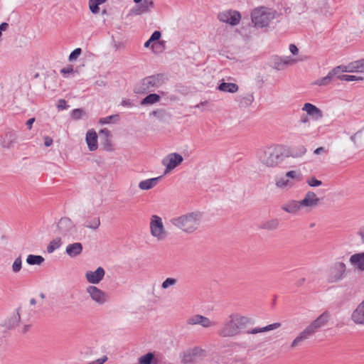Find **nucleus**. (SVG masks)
<instances>
[{
  "label": "nucleus",
  "mask_w": 364,
  "mask_h": 364,
  "mask_svg": "<svg viewBox=\"0 0 364 364\" xmlns=\"http://www.w3.org/2000/svg\"><path fill=\"white\" fill-rule=\"evenodd\" d=\"M85 140L90 151H94L97 149V134L94 129H90L87 132Z\"/></svg>",
  "instance_id": "b1692460"
},
{
  "label": "nucleus",
  "mask_w": 364,
  "mask_h": 364,
  "mask_svg": "<svg viewBox=\"0 0 364 364\" xmlns=\"http://www.w3.org/2000/svg\"><path fill=\"white\" fill-rule=\"evenodd\" d=\"M218 88L222 92L230 93H235L239 90L238 85L233 82H222Z\"/></svg>",
  "instance_id": "2f4dec72"
},
{
  "label": "nucleus",
  "mask_w": 364,
  "mask_h": 364,
  "mask_svg": "<svg viewBox=\"0 0 364 364\" xmlns=\"http://www.w3.org/2000/svg\"><path fill=\"white\" fill-rule=\"evenodd\" d=\"M282 326L281 323H274L269 325H267L264 327L259 328H254L250 331H247V333L249 334H257L259 333H264L269 331L275 330L279 328Z\"/></svg>",
  "instance_id": "7c9ffc66"
},
{
  "label": "nucleus",
  "mask_w": 364,
  "mask_h": 364,
  "mask_svg": "<svg viewBox=\"0 0 364 364\" xmlns=\"http://www.w3.org/2000/svg\"><path fill=\"white\" fill-rule=\"evenodd\" d=\"M349 262L355 269L364 272V252L355 253L349 258Z\"/></svg>",
  "instance_id": "4be33fe9"
},
{
  "label": "nucleus",
  "mask_w": 364,
  "mask_h": 364,
  "mask_svg": "<svg viewBox=\"0 0 364 364\" xmlns=\"http://www.w3.org/2000/svg\"><path fill=\"white\" fill-rule=\"evenodd\" d=\"M254 99L253 95L247 92L237 95L235 98V101L240 107H247L252 105Z\"/></svg>",
  "instance_id": "a878e982"
},
{
  "label": "nucleus",
  "mask_w": 364,
  "mask_h": 364,
  "mask_svg": "<svg viewBox=\"0 0 364 364\" xmlns=\"http://www.w3.org/2000/svg\"><path fill=\"white\" fill-rule=\"evenodd\" d=\"M276 10L265 6L254 9L251 12V19L257 28H266L278 16Z\"/></svg>",
  "instance_id": "7ed1b4c3"
},
{
  "label": "nucleus",
  "mask_w": 364,
  "mask_h": 364,
  "mask_svg": "<svg viewBox=\"0 0 364 364\" xmlns=\"http://www.w3.org/2000/svg\"><path fill=\"white\" fill-rule=\"evenodd\" d=\"M154 7L152 0H141V3L137 4L132 10V13L134 15H141L149 12Z\"/></svg>",
  "instance_id": "412c9836"
},
{
  "label": "nucleus",
  "mask_w": 364,
  "mask_h": 364,
  "mask_svg": "<svg viewBox=\"0 0 364 364\" xmlns=\"http://www.w3.org/2000/svg\"><path fill=\"white\" fill-rule=\"evenodd\" d=\"M82 252V245L80 242H75L66 247L65 252L71 257L78 256Z\"/></svg>",
  "instance_id": "c85d7f7f"
},
{
  "label": "nucleus",
  "mask_w": 364,
  "mask_h": 364,
  "mask_svg": "<svg viewBox=\"0 0 364 364\" xmlns=\"http://www.w3.org/2000/svg\"><path fill=\"white\" fill-rule=\"evenodd\" d=\"M301 174L295 171H289L285 173L284 176L278 178L275 181V185L279 188H291L294 186L293 179L301 181Z\"/></svg>",
  "instance_id": "6e6552de"
},
{
  "label": "nucleus",
  "mask_w": 364,
  "mask_h": 364,
  "mask_svg": "<svg viewBox=\"0 0 364 364\" xmlns=\"http://www.w3.org/2000/svg\"><path fill=\"white\" fill-rule=\"evenodd\" d=\"M161 32H160V31H155L152 33V35H151V36L150 39H151V41H155L159 40V39L161 38Z\"/></svg>",
  "instance_id": "6e6d98bb"
},
{
  "label": "nucleus",
  "mask_w": 364,
  "mask_h": 364,
  "mask_svg": "<svg viewBox=\"0 0 364 364\" xmlns=\"http://www.w3.org/2000/svg\"><path fill=\"white\" fill-rule=\"evenodd\" d=\"M11 268L14 273H18L21 271L22 268V259L21 256L15 259Z\"/></svg>",
  "instance_id": "37998d69"
},
{
  "label": "nucleus",
  "mask_w": 364,
  "mask_h": 364,
  "mask_svg": "<svg viewBox=\"0 0 364 364\" xmlns=\"http://www.w3.org/2000/svg\"><path fill=\"white\" fill-rule=\"evenodd\" d=\"M326 152H327V151H326V149L324 147H323V146H321V147H318V148L314 150V153L315 154H317V155L321 154H323V153H326Z\"/></svg>",
  "instance_id": "680f3d73"
},
{
  "label": "nucleus",
  "mask_w": 364,
  "mask_h": 364,
  "mask_svg": "<svg viewBox=\"0 0 364 364\" xmlns=\"http://www.w3.org/2000/svg\"><path fill=\"white\" fill-rule=\"evenodd\" d=\"M299 122L303 124H308L309 125V118L307 114H302L300 117Z\"/></svg>",
  "instance_id": "4d7b16f0"
},
{
  "label": "nucleus",
  "mask_w": 364,
  "mask_h": 364,
  "mask_svg": "<svg viewBox=\"0 0 364 364\" xmlns=\"http://www.w3.org/2000/svg\"><path fill=\"white\" fill-rule=\"evenodd\" d=\"M100 225V218L97 217L90 221H87L84 226L87 228L96 230Z\"/></svg>",
  "instance_id": "ea45409f"
},
{
  "label": "nucleus",
  "mask_w": 364,
  "mask_h": 364,
  "mask_svg": "<svg viewBox=\"0 0 364 364\" xmlns=\"http://www.w3.org/2000/svg\"><path fill=\"white\" fill-rule=\"evenodd\" d=\"M320 202V199L313 191H308L304 198L300 200L301 208L313 209L316 208Z\"/></svg>",
  "instance_id": "2eb2a0df"
},
{
  "label": "nucleus",
  "mask_w": 364,
  "mask_h": 364,
  "mask_svg": "<svg viewBox=\"0 0 364 364\" xmlns=\"http://www.w3.org/2000/svg\"><path fill=\"white\" fill-rule=\"evenodd\" d=\"M105 275V269L99 267L95 271H87L85 274V278L89 283L96 284L103 279Z\"/></svg>",
  "instance_id": "f3484780"
},
{
  "label": "nucleus",
  "mask_w": 364,
  "mask_h": 364,
  "mask_svg": "<svg viewBox=\"0 0 364 364\" xmlns=\"http://www.w3.org/2000/svg\"><path fill=\"white\" fill-rule=\"evenodd\" d=\"M61 73H63L64 75H65L66 74H69V73H71L73 72V65H68L65 68H63L62 70H61Z\"/></svg>",
  "instance_id": "5fc2aeb1"
},
{
  "label": "nucleus",
  "mask_w": 364,
  "mask_h": 364,
  "mask_svg": "<svg viewBox=\"0 0 364 364\" xmlns=\"http://www.w3.org/2000/svg\"><path fill=\"white\" fill-rule=\"evenodd\" d=\"M301 208L300 200H291L282 206V210L290 214L297 213Z\"/></svg>",
  "instance_id": "393cba45"
},
{
  "label": "nucleus",
  "mask_w": 364,
  "mask_h": 364,
  "mask_svg": "<svg viewBox=\"0 0 364 364\" xmlns=\"http://www.w3.org/2000/svg\"><path fill=\"white\" fill-rule=\"evenodd\" d=\"M82 50L81 48H75L69 55V60L73 61L75 60L78 56L81 54Z\"/></svg>",
  "instance_id": "3c124183"
},
{
  "label": "nucleus",
  "mask_w": 364,
  "mask_h": 364,
  "mask_svg": "<svg viewBox=\"0 0 364 364\" xmlns=\"http://www.w3.org/2000/svg\"><path fill=\"white\" fill-rule=\"evenodd\" d=\"M160 98H161L160 96L157 94H154V93L149 94L141 100V105H153V104L159 102L160 100Z\"/></svg>",
  "instance_id": "f704fd0d"
},
{
  "label": "nucleus",
  "mask_w": 364,
  "mask_h": 364,
  "mask_svg": "<svg viewBox=\"0 0 364 364\" xmlns=\"http://www.w3.org/2000/svg\"><path fill=\"white\" fill-rule=\"evenodd\" d=\"M305 281H306L305 278H301V279H299L296 282V286L300 287V286L303 285L304 283L305 282Z\"/></svg>",
  "instance_id": "338daca9"
},
{
  "label": "nucleus",
  "mask_w": 364,
  "mask_h": 364,
  "mask_svg": "<svg viewBox=\"0 0 364 364\" xmlns=\"http://www.w3.org/2000/svg\"><path fill=\"white\" fill-rule=\"evenodd\" d=\"M53 144V139L50 136L44 137V144L46 146H50Z\"/></svg>",
  "instance_id": "052dcab7"
},
{
  "label": "nucleus",
  "mask_w": 364,
  "mask_h": 364,
  "mask_svg": "<svg viewBox=\"0 0 364 364\" xmlns=\"http://www.w3.org/2000/svg\"><path fill=\"white\" fill-rule=\"evenodd\" d=\"M206 356V351L199 347L188 348L180 354L181 363L183 364H199Z\"/></svg>",
  "instance_id": "39448f33"
},
{
  "label": "nucleus",
  "mask_w": 364,
  "mask_h": 364,
  "mask_svg": "<svg viewBox=\"0 0 364 364\" xmlns=\"http://www.w3.org/2000/svg\"><path fill=\"white\" fill-rule=\"evenodd\" d=\"M314 334L311 331V330L306 326L302 331H301L296 337L292 341L290 348L294 349L299 346H300L302 343L305 341L309 339Z\"/></svg>",
  "instance_id": "a211bd4d"
},
{
  "label": "nucleus",
  "mask_w": 364,
  "mask_h": 364,
  "mask_svg": "<svg viewBox=\"0 0 364 364\" xmlns=\"http://www.w3.org/2000/svg\"><path fill=\"white\" fill-rule=\"evenodd\" d=\"M150 232L151 236L159 241L164 240L167 237V232L164 226L162 219L156 215H154L151 218Z\"/></svg>",
  "instance_id": "0eeeda50"
},
{
  "label": "nucleus",
  "mask_w": 364,
  "mask_h": 364,
  "mask_svg": "<svg viewBox=\"0 0 364 364\" xmlns=\"http://www.w3.org/2000/svg\"><path fill=\"white\" fill-rule=\"evenodd\" d=\"M21 316L18 312L14 314L13 316H11L7 322V325L9 328H14V326H17L20 321Z\"/></svg>",
  "instance_id": "79ce46f5"
},
{
  "label": "nucleus",
  "mask_w": 364,
  "mask_h": 364,
  "mask_svg": "<svg viewBox=\"0 0 364 364\" xmlns=\"http://www.w3.org/2000/svg\"><path fill=\"white\" fill-rule=\"evenodd\" d=\"M107 357L104 355L102 358L92 361L90 364H104L107 360Z\"/></svg>",
  "instance_id": "864d4df0"
},
{
  "label": "nucleus",
  "mask_w": 364,
  "mask_h": 364,
  "mask_svg": "<svg viewBox=\"0 0 364 364\" xmlns=\"http://www.w3.org/2000/svg\"><path fill=\"white\" fill-rule=\"evenodd\" d=\"M100 4V0H90L89 6L90 11L93 14H97L99 12V5Z\"/></svg>",
  "instance_id": "49530a36"
},
{
  "label": "nucleus",
  "mask_w": 364,
  "mask_h": 364,
  "mask_svg": "<svg viewBox=\"0 0 364 364\" xmlns=\"http://www.w3.org/2000/svg\"><path fill=\"white\" fill-rule=\"evenodd\" d=\"M86 291L90 295L92 300L99 305H103L109 299L108 295L95 286L87 287Z\"/></svg>",
  "instance_id": "9b49d317"
},
{
  "label": "nucleus",
  "mask_w": 364,
  "mask_h": 364,
  "mask_svg": "<svg viewBox=\"0 0 364 364\" xmlns=\"http://www.w3.org/2000/svg\"><path fill=\"white\" fill-rule=\"evenodd\" d=\"M289 50L294 55H297L299 52L298 48L294 44H290Z\"/></svg>",
  "instance_id": "bf43d9fd"
},
{
  "label": "nucleus",
  "mask_w": 364,
  "mask_h": 364,
  "mask_svg": "<svg viewBox=\"0 0 364 364\" xmlns=\"http://www.w3.org/2000/svg\"><path fill=\"white\" fill-rule=\"evenodd\" d=\"M44 260L41 255H29L26 258V262L30 265H41Z\"/></svg>",
  "instance_id": "72a5a7b5"
},
{
  "label": "nucleus",
  "mask_w": 364,
  "mask_h": 364,
  "mask_svg": "<svg viewBox=\"0 0 364 364\" xmlns=\"http://www.w3.org/2000/svg\"><path fill=\"white\" fill-rule=\"evenodd\" d=\"M58 107L61 109L66 108V101L65 100H60L58 101Z\"/></svg>",
  "instance_id": "e2e57ef3"
},
{
  "label": "nucleus",
  "mask_w": 364,
  "mask_h": 364,
  "mask_svg": "<svg viewBox=\"0 0 364 364\" xmlns=\"http://www.w3.org/2000/svg\"><path fill=\"white\" fill-rule=\"evenodd\" d=\"M302 59L293 58L291 57L276 58L274 61V68L278 70H284L289 65H293Z\"/></svg>",
  "instance_id": "6ab92c4d"
},
{
  "label": "nucleus",
  "mask_w": 364,
  "mask_h": 364,
  "mask_svg": "<svg viewBox=\"0 0 364 364\" xmlns=\"http://www.w3.org/2000/svg\"><path fill=\"white\" fill-rule=\"evenodd\" d=\"M177 284V279L172 277L166 279L161 284V288L163 289H167L170 287L175 286Z\"/></svg>",
  "instance_id": "a18cd8bd"
},
{
  "label": "nucleus",
  "mask_w": 364,
  "mask_h": 364,
  "mask_svg": "<svg viewBox=\"0 0 364 364\" xmlns=\"http://www.w3.org/2000/svg\"><path fill=\"white\" fill-rule=\"evenodd\" d=\"M279 226V220L277 218H272L268 220H266L262 223L259 228V229L268 230V231H274L277 230Z\"/></svg>",
  "instance_id": "c756f323"
},
{
  "label": "nucleus",
  "mask_w": 364,
  "mask_h": 364,
  "mask_svg": "<svg viewBox=\"0 0 364 364\" xmlns=\"http://www.w3.org/2000/svg\"><path fill=\"white\" fill-rule=\"evenodd\" d=\"M346 68L347 65H339L331 70L329 72V73L331 74L333 78L334 77H336L338 78V75H341V73H349V70H344Z\"/></svg>",
  "instance_id": "e433bc0d"
},
{
  "label": "nucleus",
  "mask_w": 364,
  "mask_h": 364,
  "mask_svg": "<svg viewBox=\"0 0 364 364\" xmlns=\"http://www.w3.org/2000/svg\"><path fill=\"white\" fill-rule=\"evenodd\" d=\"M183 159L181 155L177 153H171L164 157L161 161L162 164L166 167L164 174L169 173L176 166L181 164Z\"/></svg>",
  "instance_id": "9d476101"
},
{
  "label": "nucleus",
  "mask_w": 364,
  "mask_h": 364,
  "mask_svg": "<svg viewBox=\"0 0 364 364\" xmlns=\"http://www.w3.org/2000/svg\"><path fill=\"white\" fill-rule=\"evenodd\" d=\"M163 82L164 75L162 74L148 76L143 79L141 82V89L144 92H151L155 88L161 86Z\"/></svg>",
  "instance_id": "1a4fd4ad"
},
{
  "label": "nucleus",
  "mask_w": 364,
  "mask_h": 364,
  "mask_svg": "<svg viewBox=\"0 0 364 364\" xmlns=\"http://www.w3.org/2000/svg\"><path fill=\"white\" fill-rule=\"evenodd\" d=\"M252 323V318L235 313L228 316L218 331L222 337H235L239 336L246 327Z\"/></svg>",
  "instance_id": "f257e3e1"
},
{
  "label": "nucleus",
  "mask_w": 364,
  "mask_h": 364,
  "mask_svg": "<svg viewBox=\"0 0 364 364\" xmlns=\"http://www.w3.org/2000/svg\"><path fill=\"white\" fill-rule=\"evenodd\" d=\"M119 116L117 114L110 115L106 117L100 118L99 123L101 124H106L110 123L112 120H118Z\"/></svg>",
  "instance_id": "de8ad7c7"
},
{
  "label": "nucleus",
  "mask_w": 364,
  "mask_h": 364,
  "mask_svg": "<svg viewBox=\"0 0 364 364\" xmlns=\"http://www.w3.org/2000/svg\"><path fill=\"white\" fill-rule=\"evenodd\" d=\"M328 8H329V6H328V3H326V2H325V3H324V10H323V9H321V12H325V14H326V13H327V12H328Z\"/></svg>",
  "instance_id": "774afa93"
},
{
  "label": "nucleus",
  "mask_w": 364,
  "mask_h": 364,
  "mask_svg": "<svg viewBox=\"0 0 364 364\" xmlns=\"http://www.w3.org/2000/svg\"><path fill=\"white\" fill-rule=\"evenodd\" d=\"M151 115L156 117L160 120H165L167 117H168V114L166 112L165 109H160L155 111H153L150 113Z\"/></svg>",
  "instance_id": "58836bf2"
},
{
  "label": "nucleus",
  "mask_w": 364,
  "mask_h": 364,
  "mask_svg": "<svg viewBox=\"0 0 364 364\" xmlns=\"http://www.w3.org/2000/svg\"><path fill=\"white\" fill-rule=\"evenodd\" d=\"M302 110L305 111L307 115H309L315 119H319L323 117L322 111L311 103H305L302 107Z\"/></svg>",
  "instance_id": "5701e85b"
},
{
  "label": "nucleus",
  "mask_w": 364,
  "mask_h": 364,
  "mask_svg": "<svg viewBox=\"0 0 364 364\" xmlns=\"http://www.w3.org/2000/svg\"><path fill=\"white\" fill-rule=\"evenodd\" d=\"M200 214L190 213L171 219V223L186 232H193L198 229L200 222Z\"/></svg>",
  "instance_id": "20e7f679"
},
{
  "label": "nucleus",
  "mask_w": 364,
  "mask_h": 364,
  "mask_svg": "<svg viewBox=\"0 0 364 364\" xmlns=\"http://www.w3.org/2000/svg\"><path fill=\"white\" fill-rule=\"evenodd\" d=\"M9 28V24L7 23H2L0 24V37L1 36L2 31H6Z\"/></svg>",
  "instance_id": "0e129e2a"
},
{
  "label": "nucleus",
  "mask_w": 364,
  "mask_h": 364,
  "mask_svg": "<svg viewBox=\"0 0 364 364\" xmlns=\"http://www.w3.org/2000/svg\"><path fill=\"white\" fill-rule=\"evenodd\" d=\"M218 18L222 22L235 26L240 23L241 15L237 11H225L218 14Z\"/></svg>",
  "instance_id": "ddd939ff"
},
{
  "label": "nucleus",
  "mask_w": 364,
  "mask_h": 364,
  "mask_svg": "<svg viewBox=\"0 0 364 364\" xmlns=\"http://www.w3.org/2000/svg\"><path fill=\"white\" fill-rule=\"evenodd\" d=\"M100 134L101 136H104V141H109V138L111 137L110 132L106 128L101 129L100 131Z\"/></svg>",
  "instance_id": "603ef678"
},
{
  "label": "nucleus",
  "mask_w": 364,
  "mask_h": 364,
  "mask_svg": "<svg viewBox=\"0 0 364 364\" xmlns=\"http://www.w3.org/2000/svg\"><path fill=\"white\" fill-rule=\"evenodd\" d=\"M35 120H36V119H35V118H34V117H33V118L29 119L26 122V126L28 127V128L29 129H31L32 125H33V122H35Z\"/></svg>",
  "instance_id": "69168bd1"
},
{
  "label": "nucleus",
  "mask_w": 364,
  "mask_h": 364,
  "mask_svg": "<svg viewBox=\"0 0 364 364\" xmlns=\"http://www.w3.org/2000/svg\"><path fill=\"white\" fill-rule=\"evenodd\" d=\"M357 234L360 237L362 242H364V225L359 228Z\"/></svg>",
  "instance_id": "13d9d810"
},
{
  "label": "nucleus",
  "mask_w": 364,
  "mask_h": 364,
  "mask_svg": "<svg viewBox=\"0 0 364 364\" xmlns=\"http://www.w3.org/2000/svg\"><path fill=\"white\" fill-rule=\"evenodd\" d=\"M161 178V176H159V177L149 178V179H146L144 181H141L139 183V189L143 190V191L150 190L157 185L158 182L159 181V180Z\"/></svg>",
  "instance_id": "cd10ccee"
},
{
  "label": "nucleus",
  "mask_w": 364,
  "mask_h": 364,
  "mask_svg": "<svg viewBox=\"0 0 364 364\" xmlns=\"http://www.w3.org/2000/svg\"><path fill=\"white\" fill-rule=\"evenodd\" d=\"M333 80L332 76L328 73V75L321 79L317 80L314 82V85H318V86H323L328 85L331 80Z\"/></svg>",
  "instance_id": "a19ab883"
},
{
  "label": "nucleus",
  "mask_w": 364,
  "mask_h": 364,
  "mask_svg": "<svg viewBox=\"0 0 364 364\" xmlns=\"http://www.w3.org/2000/svg\"><path fill=\"white\" fill-rule=\"evenodd\" d=\"M350 318L355 324L364 326V300L353 310Z\"/></svg>",
  "instance_id": "aec40b11"
},
{
  "label": "nucleus",
  "mask_w": 364,
  "mask_h": 364,
  "mask_svg": "<svg viewBox=\"0 0 364 364\" xmlns=\"http://www.w3.org/2000/svg\"><path fill=\"white\" fill-rule=\"evenodd\" d=\"M357 147L364 146V129L357 132L350 137Z\"/></svg>",
  "instance_id": "473e14b6"
},
{
  "label": "nucleus",
  "mask_w": 364,
  "mask_h": 364,
  "mask_svg": "<svg viewBox=\"0 0 364 364\" xmlns=\"http://www.w3.org/2000/svg\"><path fill=\"white\" fill-rule=\"evenodd\" d=\"M338 79L343 81H360L363 80V77L358 75H338Z\"/></svg>",
  "instance_id": "4c0bfd02"
},
{
  "label": "nucleus",
  "mask_w": 364,
  "mask_h": 364,
  "mask_svg": "<svg viewBox=\"0 0 364 364\" xmlns=\"http://www.w3.org/2000/svg\"><path fill=\"white\" fill-rule=\"evenodd\" d=\"M61 245V240L58 237L53 240L47 247V252L48 253H52L56 249H58Z\"/></svg>",
  "instance_id": "c9c22d12"
},
{
  "label": "nucleus",
  "mask_w": 364,
  "mask_h": 364,
  "mask_svg": "<svg viewBox=\"0 0 364 364\" xmlns=\"http://www.w3.org/2000/svg\"><path fill=\"white\" fill-rule=\"evenodd\" d=\"M154 358V354L148 353L139 358L138 364H151Z\"/></svg>",
  "instance_id": "c03bdc74"
},
{
  "label": "nucleus",
  "mask_w": 364,
  "mask_h": 364,
  "mask_svg": "<svg viewBox=\"0 0 364 364\" xmlns=\"http://www.w3.org/2000/svg\"><path fill=\"white\" fill-rule=\"evenodd\" d=\"M306 183L311 187H317L322 184L321 181L316 179L315 177H311L307 180Z\"/></svg>",
  "instance_id": "8fccbe9b"
},
{
  "label": "nucleus",
  "mask_w": 364,
  "mask_h": 364,
  "mask_svg": "<svg viewBox=\"0 0 364 364\" xmlns=\"http://www.w3.org/2000/svg\"><path fill=\"white\" fill-rule=\"evenodd\" d=\"M85 114L82 109H75L72 111L71 117L73 119H79Z\"/></svg>",
  "instance_id": "09e8293b"
},
{
  "label": "nucleus",
  "mask_w": 364,
  "mask_h": 364,
  "mask_svg": "<svg viewBox=\"0 0 364 364\" xmlns=\"http://www.w3.org/2000/svg\"><path fill=\"white\" fill-rule=\"evenodd\" d=\"M188 325H200L204 328H209L216 326V322L210 320L208 318L202 315L196 314L189 317L187 319Z\"/></svg>",
  "instance_id": "4468645a"
},
{
  "label": "nucleus",
  "mask_w": 364,
  "mask_h": 364,
  "mask_svg": "<svg viewBox=\"0 0 364 364\" xmlns=\"http://www.w3.org/2000/svg\"><path fill=\"white\" fill-rule=\"evenodd\" d=\"M344 70H349V73H359L364 74V59L352 62L347 65Z\"/></svg>",
  "instance_id": "bb28decb"
},
{
  "label": "nucleus",
  "mask_w": 364,
  "mask_h": 364,
  "mask_svg": "<svg viewBox=\"0 0 364 364\" xmlns=\"http://www.w3.org/2000/svg\"><path fill=\"white\" fill-rule=\"evenodd\" d=\"M330 318V313L326 311L308 325L307 327L315 334L320 328H323L328 323Z\"/></svg>",
  "instance_id": "f8f14e48"
},
{
  "label": "nucleus",
  "mask_w": 364,
  "mask_h": 364,
  "mask_svg": "<svg viewBox=\"0 0 364 364\" xmlns=\"http://www.w3.org/2000/svg\"><path fill=\"white\" fill-rule=\"evenodd\" d=\"M58 229L63 235H72L75 232L74 225L68 218H62L58 223Z\"/></svg>",
  "instance_id": "dca6fc26"
},
{
  "label": "nucleus",
  "mask_w": 364,
  "mask_h": 364,
  "mask_svg": "<svg viewBox=\"0 0 364 364\" xmlns=\"http://www.w3.org/2000/svg\"><path fill=\"white\" fill-rule=\"evenodd\" d=\"M346 264L342 262H336L329 267L326 280L329 284L338 283L346 277Z\"/></svg>",
  "instance_id": "423d86ee"
},
{
  "label": "nucleus",
  "mask_w": 364,
  "mask_h": 364,
  "mask_svg": "<svg viewBox=\"0 0 364 364\" xmlns=\"http://www.w3.org/2000/svg\"><path fill=\"white\" fill-rule=\"evenodd\" d=\"M285 151V148L282 145L267 147L258 153L259 161L265 167L275 168L287 157Z\"/></svg>",
  "instance_id": "f03ea898"
}]
</instances>
